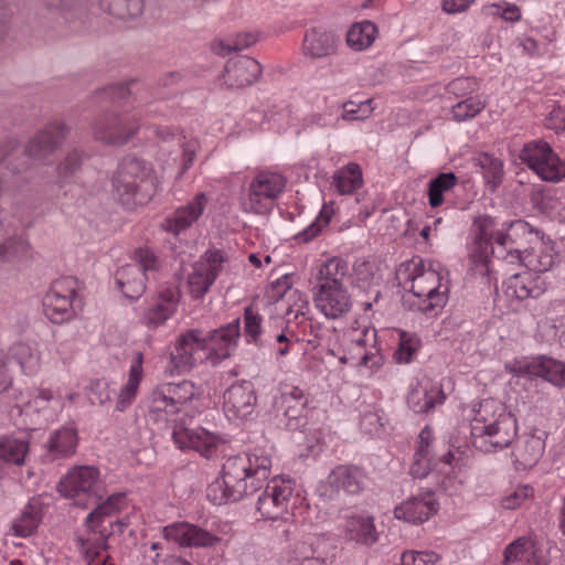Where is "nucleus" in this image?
Listing matches in <instances>:
<instances>
[{
    "label": "nucleus",
    "instance_id": "obj_1",
    "mask_svg": "<svg viewBox=\"0 0 565 565\" xmlns=\"http://www.w3.org/2000/svg\"><path fill=\"white\" fill-rule=\"evenodd\" d=\"M475 226L476 249L470 258L476 274L488 276L492 271L494 260L502 263V266H533V260L527 259L530 254L523 256L522 245L518 242L520 234L531 236L526 223L516 221L510 225L509 233H503L495 227L492 217L484 215L476 220Z\"/></svg>",
    "mask_w": 565,
    "mask_h": 565
},
{
    "label": "nucleus",
    "instance_id": "obj_2",
    "mask_svg": "<svg viewBox=\"0 0 565 565\" xmlns=\"http://www.w3.org/2000/svg\"><path fill=\"white\" fill-rule=\"evenodd\" d=\"M238 335L239 319L210 331L206 337L199 329L186 330L177 337L166 370L171 376L188 373L207 350L205 360L217 364L231 355Z\"/></svg>",
    "mask_w": 565,
    "mask_h": 565
},
{
    "label": "nucleus",
    "instance_id": "obj_3",
    "mask_svg": "<svg viewBox=\"0 0 565 565\" xmlns=\"http://www.w3.org/2000/svg\"><path fill=\"white\" fill-rule=\"evenodd\" d=\"M270 468L268 454L254 451L230 457L223 463L221 478L207 486L206 498L217 505L238 501L262 488L270 476Z\"/></svg>",
    "mask_w": 565,
    "mask_h": 565
},
{
    "label": "nucleus",
    "instance_id": "obj_4",
    "mask_svg": "<svg viewBox=\"0 0 565 565\" xmlns=\"http://www.w3.org/2000/svg\"><path fill=\"white\" fill-rule=\"evenodd\" d=\"M515 416L500 401L487 398L479 403L471 422V443L482 452L508 447L515 438Z\"/></svg>",
    "mask_w": 565,
    "mask_h": 565
},
{
    "label": "nucleus",
    "instance_id": "obj_5",
    "mask_svg": "<svg viewBox=\"0 0 565 565\" xmlns=\"http://www.w3.org/2000/svg\"><path fill=\"white\" fill-rule=\"evenodd\" d=\"M111 184L114 196L124 205L143 204L151 196L152 170L139 159L126 158L118 166Z\"/></svg>",
    "mask_w": 565,
    "mask_h": 565
},
{
    "label": "nucleus",
    "instance_id": "obj_6",
    "mask_svg": "<svg viewBox=\"0 0 565 565\" xmlns=\"http://www.w3.org/2000/svg\"><path fill=\"white\" fill-rule=\"evenodd\" d=\"M58 493L72 504L88 509L104 497L99 471L90 466L73 467L57 483Z\"/></svg>",
    "mask_w": 565,
    "mask_h": 565
},
{
    "label": "nucleus",
    "instance_id": "obj_7",
    "mask_svg": "<svg viewBox=\"0 0 565 565\" xmlns=\"http://www.w3.org/2000/svg\"><path fill=\"white\" fill-rule=\"evenodd\" d=\"M286 186L282 174L273 171H259L250 180L246 195L241 201L243 212L264 215L270 212L277 198Z\"/></svg>",
    "mask_w": 565,
    "mask_h": 565
},
{
    "label": "nucleus",
    "instance_id": "obj_8",
    "mask_svg": "<svg viewBox=\"0 0 565 565\" xmlns=\"http://www.w3.org/2000/svg\"><path fill=\"white\" fill-rule=\"evenodd\" d=\"M92 129L97 141L106 146L121 147L137 135L139 119L127 113H105L94 119Z\"/></svg>",
    "mask_w": 565,
    "mask_h": 565
},
{
    "label": "nucleus",
    "instance_id": "obj_9",
    "mask_svg": "<svg viewBox=\"0 0 565 565\" xmlns=\"http://www.w3.org/2000/svg\"><path fill=\"white\" fill-rule=\"evenodd\" d=\"M135 264H127L116 273V282L129 299H138L146 290L147 274L159 268V260L149 248L135 252Z\"/></svg>",
    "mask_w": 565,
    "mask_h": 565
},
{
    "label": "nucleus",
    "instance_id": "obj_10",
    "mask_svg": "<svg viewBox=\"0 0 565 565\" xmlns=\"http://www.w3.org/2000/svg\"><path fill=\"white\" fill-rule=\"evenodd\" d=\"M520 158L543 181L557 182L565 177V162L542 140L527 143Z\"/></svg>",
    "mask_w": 565,
    "mask_h": 565
},
{
    "label": "nucleus",
    "instance_id": "obj_11",
    "mask_svg": "<svg viewBox=\"0 0 565 565\" xmlns=\"http://www.w3.org/2000/svg\"><path fill=\"white\" fill-rule=\"evenodd\" d=\"M294 491V482L290 479L273 478L258 497V513L267 520L282 519L289 514Z\"/></svg>",
    "mask_w": 565,
    "mask_h": 565
},
{
    "label": "nucleus",
    "instance_id": "obj_12",
    "mask_svg": "<svg viewBox=\"0 0 565 565\" xmlns=\"http://www.w3.org/2000/svg\"><path fill=\"white\" fill-rule=\"evenodd\" d=\"M225 262H227L226 253L212 248L192 265V270L188 275V290L193 298H202L209 291Z\"/></svg>",
    "mask_w": 565,
    "mask_h": 565
},
{
    "label": "nucleus",
    "instance_id": "obj_13",
    "mask_svg": "<svg viewBox=\"0 0 565 565\" xmlns=\"http://www.w3.org/2000/svg\"><path fill=\"white\" fill-rule=\"evenodd\" d=\"M200 393L194 383L181 381L168 383L154 388L151 393V407L167 414H177L183 411Z\"/></svg>",
    "mask_w": 565,
    "mask_h": 565
},
{
    "label": "nucleus",
    "instance_id": "obj_14",
    "mask_svg": "<svg viewBox=\"0 0 565 565\" xmlns=\"http://www.w3.org/2000/svg\"><path fill=\"white\" fill-rule=\"evenodd\" d=\"M76 296V281L72 278L55 280L43 299L45 316L53 323H62L74 316L73 299Z\"/></svg>",
    "mask_w": 565,
    "mask_h": 565
},
{
    "label": "nucleus",
    "instance_id": "obj_15",
    "mask_svg": "<svg viewBox=\"0 0 565 565\" xmlns=\"http://www.w3.org/2000/svg\"><path fill=\"white\" fill-rule=\"evenodd\" d=\"M440 288L441 276L431 267L422 268L412 279L411 291L415 297L422 299L418 302V308L425 312L445 303L446 290H440Z\"/></svg>",
    "mask_w": 565,
    "mask_h": 565
},
{
    "label": "nucleus",
    "instance_id": "obj_16",
    "mask_svg": "<svg viewBox=\"0 0 565 565\" xmlns=\"http://www.w3.org/2000/svg\"><path fill=\"white\" fill-rule=\"evenodd\" d=\"M90 508H93V510L86 516V522L88 523L90 534L87 539L81 536L77 539V543L88 564H90L96 557H98L103 550L107 548L106 541L110 532H106L104 530L97 531L98 523L102 521L103 518L115 513L106 504V502H102V500H99L96 504L90 505Z\"/></svg>",
    "mask_w": 565,
    "mask_h": 565
},
{
    "label": "nucleus",
    "instance_id": "obj_17",
    "mask_svg": "<svg viewBox=\"0 0 565 565\" xmlns=\"http://www.w3.org/2000/svg\"><path fill=\"white\" fill-rule=\"evenodd\" d=\"M366 480L363 468L347 463L338 465L330 471L327 484L335 495L354 497L364 490Z\"/></svg>",
    "mask_w": 565,
    "mask_h": 565
},
{
    "label": "nucleus",
    "instance_id": "obj_18",
    "mask_svg": "<svg viewBox=\"0 0 565 565\" xmlns=\"http://www.w3.org/2000/svg\"><path fill=\"white\" fill-rule=\"evenodd\" d=\"M162 533L168 541L184 547H214L222 541L220 536L188 522H177L164 526Z\"/></svg>",
    "mask_w": 565,
    "mask_h": 565
},
{
    "label": "nucleus",
    "instance_id": "obj_19",
    "mask_svg": "<svg viewBox=\"0 0 565 565\" xmlns=\"http://www.w3.org/2000/svg\"><path fill=\"white\" fill-rule=\"evenodd\" d=\"M67 134L68 127L64 122H51L29 141L26 152L35 160L45 161L61 147Z\"/></svg>",
    "mask_w": 565,
    "mask_h": 565
},
{
    "label": "nucleus",
    "instance_id": "obj_20",
    "mask_svg": "<svg viewBox=\"0 0 565 565\" xmlns=\"http://www.w3.org/2000/svg\"><path fill=\"white\" fill-rule=\"evenodd\" d=\"M255 405L256 394L250 383H235L223 395V411L230 420L246 419Z\"/></svg>",
    "mask_w": 565,
    "mask_h": 565
},
{
    "label": "nucleus",
    "instance_id": "obj_21",
    "mask_svg": "<svg viewBox=\"0 0 565 565\" xmlns=\"http://www.w3.org/2000/svg\"><path fill=\"white\" fill-rule=\"evenodd\" d=\"M313 290V302L328 319L345 317L352 308V298L347 287H323Z\"/></svg>",
    "mask_w": 565,
    "mask_h": 565
},
{
    "label": "nucleus",
    "instance_id": "obj_22",
    "mask_svg": "<svg viewBox=\"0 0 565 565\" xmlns=\"http://www.w3.org/2000/svg\"><path fill=\"white\" fill-rule=\"evenodd\" d=\"M172 436L180 449H193L205 458H211L220 444L216 435L201 427L190 428L178 425Z\"/></svg>",
    "mask_w": 565,
    "mask_h": 565
},
{
    "label": "nucleus",
    "instance_id": "obj_23",
    "mask_svg": "<svg viewBox=\"0 0 565 565\" xmlns=\"http://www.w3.org/2000/svg\"><path fill=\"white\" fill-rule=\"evenodd\" d=\"M207 204V198L204 193H198L186 205L177 209L169 216L163 228L178 236L181 232L190 228L203 214Z\"/></svg>",
    "mask_w": 565,
    "mask_h": 565
},
{
    "label": "nucleus",
    "instance_id": "obj_24",
    "mask_svg": "<svg viewBox=\"0 0 565 565\" xmlns=\"http://www.w3.org/2000/svg\"><path fill=\"white\" fill-rule=\"evenodd\" d=\"M519 376L542 377L557 387L565 386V364L551 358H540L514 370Z\"/></svg>",
    "mask_w": 565,
    "mask_h": 565
},
{
    "label": "nucleus",
    "instance_id": "obj_25",
    "mask_svg": "<svg viewBox=\"0 0 565 565\" xmlns=\"http://www.w3.org/2000/svg\"><path fill=\"white\" fill-rule=\"evenodd\" d=\"M437 505L433 491L428 490L424 495H414L403 501L394 509V516L408 523H423L436 513Z\"/></svg>",
    "mask_w": 565,
    "mask_h": 565
},
{
    "label": "nucleus",
    "instance_id": "obj_26",
    "mask_svg": "<svg viewBox=\"0 0 565 565\" xmlns=\"http://www.w3.org/2000/svg\"><path fill=\"white\" fill-rule=\"evenodd\" d=\"M546 433L532 430L523 433L516 440L513 455L519 466L531 468L537 463L545 449Z\"/></svg>",
    "mask_w": 565,
    "mask_h": 565
},
{
    "label": "nucleus",
    "instance_id": "obj_27",
    "mask_svg": "<svg viewBox=\"0 0 565 565\" xmlns=\"http://www.w3.org/2000/svg\"><path fill=\"white\" fill-rule=\"evenodd\" d=\"M259 63L249 56L230 60L225 66L224 81L227 86L242 88L252 85L260 75Z\"/></svg>",
    "mask_w": 565,
    "mask_h": 565
},
{
    "label": "nucleus",
    "instance_id": "obj_28",
    "mask_svg": "<svg viewBox=\"0 0 565 565\" xmlns=\"http://www.w3.org/2000/svg\"><path fill=\"white\" fill-rule=\"evenodd\" d=\"M180 292L175 287H163L158 294L156 303L145 313L148 327L157 328L164 323L175 312Z\"/></svg>",
    "mask_w": 565,
    "mask_h": 565
},
{
    "label": "nucleus",
    "instance_id": "obj_29",
    "mask_svg": "<svg viewBox=\"0 0 565 565\" xmlns=\"http://www.w3.org/2000/svg\"><path fill=\"white\" fill-rule=\"evenodd\" d=\"M348 263L338 256H332L322 262L313 275V288L347 287Z\"/></svg>",
    "mask_w": 565,
    "mask_h": 565
},
{
    "label": "nucleus",
    "instance_id": "obj_30",
    "mask_svg": "<svg viewBox=\"0 0 565 565\" xmlns=\"http://www.w3.org/2000/svg\"><path fill=\"white\" fill-rule=\"evenodd\" d=\"M543 291V284L527 270L512 274L507 281V295L519 300L536 298Z\"/></svg>",
    "mask_w": 565,
    "mask_h": 565
},
{
    "label": "nucleus",
    "instance_id": "obj_31",
    "mask_svg": "<svg viewBox=\"0 0 565 565\" xmlns=\"http://www.w3.org/2000/svg\"><path fill=\"white\" fill-rule=\"evenodd\" d=\"M367 333L364 337H359L352 340V348L348 354L340 358L342 363H356L358 365H364L370 370L380 367L383 363V355L377 349L372 348L370 351L366 350Z\"/></svg>",
    "mask_w": 565,
    "mask_h": 565
},
{
    "label": "nucleus",
    "instance_id": "obj_32",
    "mask_svg": "<svg viewBox=\"0 0 565 565\" xmlns=\"http://www.w3.org/2000/svg\"><path fill=\"white\" fill-rule=\"evenodd\" d=\"M347 536L358 543L373 544L377 541L374 520L369 515L352 514L344 521Z\"/></svg>",
    "mask_w": 565,
    "mask_h": 565
},
{
    "label": "nucleus",
    "instance_id": "obj_33",
    "mask_svg": "<svg viewBox=\"0 0 565 565\" xmlns=\"http://www.w3.org/2000/svg\"><path fill=\"white\" fill-rule=\"evenodd\" d=\"M302 49L308 56L323 57L335 51V40L330 32L315 28L307 32Z\"/></svg>",
    "mask_w": 565,
    "mask_h": 565
},
{
    "label": "nucleus",
    "instance_id": "obj_34",
    "mask_svg": "<svg viewBox=\"0 0 565 565\" xmlns=\"http://www.w3.org/2000/svg\"><path fill=\"white\" fill-rule=\"evenodd\" d=\"M535 554V544L531 539L518 537L505 547L503 565H537Z\"/></svg>",
    "mask_w": 565,
    "mask_h": 565
},
{
    "label": "nucleus",
    "instance_id": "obj_35",
    "mask_svg": "<svg viewBox=\"0 0 565 565\" xmlns=\"http://www.w3.org/2000/svg\"><path fill=\"white\" fill-rule=\"evenodd\" d=\"M377 33V26L373 22H355L347 32V43L354 51H363L373 44Z\"/></svg>",
    "mask_w": 565,
    "mask_h": 565
},
{
    "label": "nucleus",
    "instance_id": "obj_36",
    "mask_svg": "<svg viewBox=\"0 0 565 565\" xmlns=\"http://www.w3.org/2000/svg\"><path fill=\"white\" fill-rule=\"evenodd\" d=\"M142 379V355L139 353L136 360L131 363L129 370V377L126 385L120 390L116 408L124 411L128 405L132 403L136 397L139 384Z\"/></svg>",
    "mask_w": 565,
    "mask_h": 565
},
{
    "label": "nucleus",
    "instance_id": "obj_37",
    "mask_svg": "<svg viewBox=\"0 0 565 565\" xmlns=\"http://www.w3.org/2000/svg\"><path fill=\"white\" fill-rule=\"evenodd\" d=\"M333 184L342 195L354 193L363 184L361 167L358 163L351 162L341 168L333 175Z\"/></svg>",
    "mask_w": 565,
    "mask_h": 565
},
{
    "label": "nucleus",
    "instance_id": "obj_38",
    "mask_svg": "<svg viewBox=\"0 0 565 565\" xmlns=\"http://www.w3.org/2000/svg\"><path fill=\"white\" fill-rule=\"evenodd\" d=\"M31 245L22 236H12L0 244V262L17 264L31 258Z\"/></svg>",
    "mask_w": 565,
    "mask_h": 565
},
{
    "label": "nucleus",
    "instance_id": "obj_39",
    "mask_svg": "<svg viewBox=\"0 0 565 565\" xmlns=\"http://www.w3.org/2000/svg\"><path fill=\"white\" fill-rule=\"evenodd\" d=\"M77 431L74 427H63L54 431L47 443V450L56 457L73 455L77 446Z\"/></svg>",
    "mask_w": 565,
    "mask_h": 565
},
{
    "label": "nucleus",
    "instance_id": "obj_40",
    "mask_svg": "<svg viewBox=\"0 0 565 565\" xmlns=\"http://www.w3.org/2000/svg\"><path fill=\"white\" fill-rule=\"evenodd\" d=\"M458 183L454 172H443L428 183V203L431 207H438L444 203V194L451 191Z\"/></svg>",
    "mask_w": 565,
    "mask_h": 565
},
{
    "label": "nucleus",
    "instance_id": "obj_41",
    "mask_svg": "<svg viewBox=\"0 0 565 565\" xmlns=\"http://www.w3.org/2000/svg\"><path fill=\"white\" fill-rule=\"evenodd\" d=\"M100 8L116 19L128 20L142 12V0H100Z\"/></svg>",
    "mask_w": 565,
    "mask_h": 565
},
{
    "label": "nucleus",
    "instance_id": "obj_42",
    "mask_svg": "<svg viewBox=\"0 0 565 565\" xmlns=\"http://www.w3.org/2000/svg\"><path fill=\"white\" fill-rule=\"evenodd\" d=\"M29 451V443L24 439L3 438L0 440V459L13 465H22Z\"/></svg>",
    "mask_w": 565,
    "mask_h": 565
},
{
    "label": "nucleus",
    "instance_id": "obj_43",
    "mask_svg": "<svg viewBox=\"0 0 565 565\" xmlns=\"http://www.w3.org/2000/svg\"><path fill=\"white\" fill-rule=\"evenodd\" d=\"M277 285H287L286 279L280 282L277 281ZM287 292L285 294V315L288 319H297L300 316H305L309 309V302L307 296L297 289H290L286 286Z\"/></svg>",
    "mask_w": 565,
    "mask_h": 565
},
{
    "label": "nucleus",
    "instance_id": "obj_44",
    "mask_svg": "<svg viewBox=\"0 0 565 565\" xmlns=\"http://www.w3.org/2000/svg\"><path fill=\"white\" fill-rule=\"evenodd\" d=\"M398 337V347L394 352V359L398 363H409L420 349L422 342L416 334L406 331H399Z\"/></svg>",
    "mask_w": 565,
    "mask_h": 565
},
{
    "label": "nucleus",
    "instance_id": "obj_45",
    "mask_svg": "<svg viewBox=\"0 0 565 565\" xmlns=\"http://www.w3.org/2000/svg\"><path fill=\"white\" fill-rule=\"evenodd\" d=\"M428 444L426 447L419 446L415 454L414 462L411 467V475L414 478H427L429 477L434 481H439V476L431 468V459L429 457Z\"/></svg>",
    "mask_w": 565,
    "mask_h": 565
},
{
    "label": "nucleus",
    "instance_id": "obj_46",
    "mask_svg": "<svg viewBox=\"0 0 565 565\" xmlns=\"http://www.w3.org/2000/svg\"><path fill=\"white\" fill-rule=\"evenodd\" d=\"M39 515L31 505H28L21 515L13 522L10 531L18 537L32 535L39 525Z\"/></svg>",
    "mask_w": 565,
    "mask_h": 565
},
{
    "label": "nucleus",
    "instance_id": "obj_47",
    "mask_svg": "<svg viewBox=\"0 0 565 565\" xmlns=\"http://www.w3.org/2000/svg\"><path fill=\"white\" fill-rule=\"evenodd\" d=\"M342 109L343 113L341 117L343 120H363L369 118L373 111L372 100H349L342 105Z\"/></svg>",
    "mask_w": 565,
    "mask_h": 565
},
{
    "label": "nucleus",
    "instance_id": "obj_48",
    "mask_svg": "<svg viewBox=\"0 0 565 565\" xmlns=\"http://www.w3.org/2000/svg\"><path fill=\"white\" fill-rule=\"evenodd\" d=\"M486 104L477 97H469L452 106V115L456 120L463 121L478 115Z\"/></svg>",
    "mask_w": 565,
    "mask_h": 565
},
{
    "label": "nucleus",
    "instance_id": "obj_49",
    "mask_svg": "<svg viewBox=\"0 0 565 565\" xmlns=\"http://www.w3.org/2000/svg\"><path fill=\"white\" fill-rule=\"evenodd\" d=\"M180 147L182 148V152L180 171L178 174L179 178H181L193 164L199 150V142L194 139L188 140L183 137L182 139H180Z\"/></svg>",
    "mask_w": 565,
    "mask_h": 565
},
{
    "label": "nucleus",
    "instance_id": "obj_50",
    "mask_svg": "<svg viewBox=\"0 0 565 565\" xmlns=\"http://www.w3.org/2000/svg\"><path fill=\"white\" fill-rule=\"evenodd\" d=\"M245 321V333L252 338L253 341H257L262 332V317L258 313V309L255 307H247L244 315Z\"/></svg>",
    "mask_w": 565,
    "mask_h": 565
},
{
    "label": "nucleus",
    "instance_id": "obj_51",
    "mask_svg": "<svg viewBox=\"0 0 565 565\" xmlns=\"http://www.w3.org/2000/svg\"><path fill=\"white\" fill-rule=\"evenodd\" d=\"M84 160V153L79 150L70 151L65 159L58 164L57 171L62 178L71 177L77 171Z\"/></svg>",
    "mask_w": 565,
    "mask_h": 565
},
{
    "label": "nucleus",
    "instance_id": "obj_52",
    "mask_svg": "<svg viewBox=\"0 0 565 565\" xmlns=\"http://www.w3.org/2000/svg\"><path fill=\"white\" fill-rule=\"evenodd\" d=\"M408 404L415 412H427L434 406L433 397L428 395L426 390H413L408 397Z\"/></svg>",
    "mask_w": 565,
    "mask_h": 565
},
{
    "label": "nucleus",
    "instance_id": "obj_53",
    "mask_svg": "<svg viewBox=\"0 0 565 565\" xmlns=\"http://www.w3.org/2000/svg\"><path fill=\"white\" fill-rule=\"evenodd\" d=\"M532 493V489L527 486L518 487L510 494L502 499L504 509H515L520 507Z\"/></svg>",
    "mask_w": 565,
    "mask_h": 565
},
{
    "label": "nucleus",
    "instance_id": "obj_54",
    "mask_svg": "<svg viewBox=\"0 0 565 565\" xmlns=\"http://www.w3.org/2000/svg\"><path fill=\"white\" fill-rule=\"evenodd\" d=\"M437 559L431 552H407L402 556V565H433Z\"/></svg>",
    "mask_w": 565,
    "mask_h": 565
},
{
    "label": "nucleus",
    "instance_id": "obj_55",
    "mask_svg": "<svg viewBox=\"0 0 565 565\" xmlns=\"http://www.w3.org/2000/svg\"><path fill=\"white\" fill-rule=\"evenodd\" d=\"M354 276L358 284L363 287L369 286L374 277V266L370 262H361L354 266Z\"/></svg>",
    "mask_w": 565,
    "mask_h": 565
},
{
    "label": "nucleus",
    "instance_id": "obj_56",
    "mask_svg": "<svg viewBox=\"0 0 565 565\" xmlns=\"http://www.w3.org/2000/svg\"><path fill=\"white\" fill-rule=\"evenodd\" d=\"M546 126L556 131L565 129V109L555 107L546 119Z\"/></svg>",
    "mask_w": 565,
    "mask_h": 565
},
{
    "label": "nucleus",
    "instance_id": "obj_57",
    "mask_svg": "<svg viewBox=\"0 0 565 565\" xmlns=\"http://www.w3.org/2000/svg\"><path fill=\"white\" fill-rule=\"evenodd\" d=\"M297 555L295 557V561L301 562H308V565H324V562L319 558L312 557V550L310 546L306 544H300L297 546Z\"/></svg>",
    "mask_w": 565,
    "mask_h": 565
},
{
    "label": "nucleus",
    "instance_id": "obj_58",
    "mask_svg": "<svg viewBox=\"0 0 565 565\" xmlns=\"http://www.w3.org/2000/svg\"><path fill=\"white\" fill-rule=\"evenodd\" d=\"M475 0H444L443 10L447 13H459L468 9Z\"/></svg>",
    "mask_w": 565,
    "mask_h": 565
},
{
    "label": "nucleus",
    "instance_id": "obj_59",
    "mask_svg": "<svg viewBox=\"0 0 565 565\" xmlns=\"http://www.w3.org/2000/svg\"><path fill=\"white\" fill-rule=\"evenodd\" d=\"M49 8L68 11L76 8L82 0H44Z\"/></svg>",
    "mask_w": 565,
    "mask_h": 565
},
{
    "label": "nucleus",
    "instance_id": "obj_60",
    "mask_svg": "<svg viewBox=\"0 0 565 565\" xmlns=\"http://www.w3.org/2000/svg\"><path fill=\"white\" fill-rule=\"evenodd\" d=\"M286 403L296 402L299 406L306 407L308 403V398L306 397L303 391L298 387L292 388L289 393L284 396Z\"/></svg>",
    "mask_w": 565,
    "mask_h": 565
},
{
    "label": "nucleus",
    "instance_id": "obj_61",
    "mask_svg": "<svg viewBox=\"0 0 565 565\" xmlns=\"http://www.w3.org/2000/svg\"><path fill=\"white\" fill-rule=\"evenodd\" d=\"M500 17L509 22H516L521 19V11L515 4H507Z\"/></svg>",
    "mask_w": 565,
    "mask_h": 565
},
{
    "label": "nucleus",
    "instance_id": "obj_62",
    "mask_svg": "<svg viewBox=\"0 0 565 565\" xmlns=\"http://www.w3.org/2000/svg\"><path fill=\"white\" fill-rule=\"evenodd\" d=\"M141 565H191V563L180 557L170 556L160 561L149 559Z\"/></svg>",
    "mask_w": 565,
    "mask_h": 565
},
{
    "label": "nucleus",
    "instance_id": "obj_63",
    "mask_svg": "<svg viewBox=\"0 0 565 565\" xmlns=\"http://www.w3.org/2000/svg\"><path fill=\"white\" fill-rule=\"evenodd\" d=\"M105 502L111 511L117 512L125 503V495L122 493L111 494L105 500Z\"/></svg>",
    "mask_w": 565,
    "mask_h": 565
},
{
    "label": "nucleus",
    "instance_id": "obj_64",
    "mask_svg": "<svg viewBox=\"0 0 565 565\" xmlns=\"http://www.w3.org/2000/svg\"><path fill=\"white\" fill-rule=\"evenodd\" d=\"M108 385L106 383L97 382L94 387V393L97 395V399L99 404H104L105 402L110 399V395L108 392Z\"/></svg>",
    "mask_w": 565,
    "mask_h": 565
}]
</instances>
